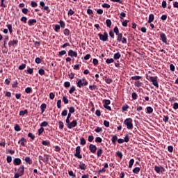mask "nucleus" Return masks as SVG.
I'll list each match as a JSON object with an SVG mask.
<instances>
[{
	"label": "nucleus",
	"instance_id": "50",
	"mask_svg": "<svg viewBox=\"0 0 178 178\" xmlns=\"http://www.w3.org/2000/svg\"><path fill=\"white\" fill-rule=\"evenodd\" d=\"M24 69H26V64H22L21 65H19V70H24Z\"/></svg>",
	"mask_w": 178,
	"mask_h": 178
},
{
	"label": "nucleus",
	"instance_id": "7",
	"mask_svg": "<svg viewBox=\"0 0 178 178\" xmlns=\"http://www.w3.org/2000/svg\"><path fill=\"white\" fill-rule=\"evenodd\" d=\"M77 126V121L73 120L72 122L67 123V127L68 129H73V127H76Z\"/></svg>",
	"mask_w": 178,
	"mask_h": 178
},
{
	"label": "nucleus",
	"instance_id": "51",
	"mask_svg": "<svg viewBox=\"0 0 178 178\" xmlns=\"http://www.w3.org/2000/svg\"><path fill=\"white\" fill-rule=\"evenodd\" d=\"M31 5L32 8H37V6H38V4H37V2L35 1H31Z\"/></svg>",
	"mask_w": 178,
	"mask_h": 178
},
{
	"label": "nucleus",
	"instance_id": "28",
	"mask_svg": "<svg viewBox=\"0 0 178 178\" xmlns=\"http://www.w3.org/2000/svg\"><path fill=\"white\" fill-rule=\"evenodd\" d=\"M111 141L113 143V144H116V141H118V136L116 135L113 136Z\"/></svg>",
	"mask_w": 178,
	"mask_h": 178
},
{
	"label": "nucleus",
	"instance_id": "33",
	"mask_svg": "<svg viewBox=\"0 0 178 178\" xmlns=\"http://www.w3.org/2000/svg\"><path fill=\"white\" fill-rule=\"evenodd\" d=\"M113 31L115 33V35H118L119 34H120L119 33V28H118V26H115Z\"/></svg>",
	"mask_w": 178,
	"mask_h": 178
},
{
	"label": "nucleus",
	"instance_id": "56",
	"mask_svg": "<svg viewBox=\"0 0 178 178\" xmlns=\"http://www.w3.org/2000/svg\"><path fill=\"white\" fill-rule=\"evenodd\" d=\"M70 86V82L66 81L64 83V87H65V88H68V87Z\"/></svg>",
	"mask_w": 178,
	"mask_h": 178
},
{
	"label": "nucleus",
	"instance_id": "63",
	"mask_svg": "<svg viewBox=\"0 0 178 178\" xmlns=\"http://www.w3.org/2000/svg\"><path fill=\"white\" fill-rule=\"evenodd\" d=\"M132 99L134 100L137 99V93L136 92L132 93Z\"/></svg>",
	"mask_w": 178,
	"mask_h": 178
},
{
	"label": "nucleus",
	"instance_id": "32",
	"mask_svg": "<svg viewBox=\"0 0 178 178\" xmlns=\"http://www.w3.org/2000/svg\"><path fill=\"white\" fill-rule=\"evenodd\" d=\"M147 113H152V112H154V109L151 106H147Z\"/></svg>",
	"mask_w": 178,
	"mask_h": 178
},
{
	"label": "nucleus",
	"instance_id": "30",
	"mask_svg": "<svg viewBox=\"0 0 178 178\" xmlns=\"http://www.w3.org/2000/svg\"><path fill=\"white\" fill-rule=\"evenodd\" d=\"M25 161L26 162V163H29V165H31V163H33V161H31L30 157H26Z\"/></svg>",
	"mask_w": 178,
	"mask_h": 178
},
{
	"label": "nucleus",
	"instance_id": "24",
	"mask_svg": "<svg viewBox=\"0 0 178 178\" xmlns=\"http://www.w3.org/2000/svg\"><path fill=\"white\" fill-rule=\"evenodd\" d=\"M27 113H29L27 109H25L24 111H21L19 112V116H24L25 115H27Z\"/></svg>",
	"mask_w": 178,
	"mask_h": 178
},
{
	"label": "nucleus",
	"instance_id": "35",
	"mask_svg": "<svg viewBox=\"0 0 178 178\" xmlns=\"http://www.w3.org/2000/svg\"><path fill=\"white\" fill-rule=\"evenodd\" d=\"M25 92L26 94H30V92H33V89L30 87H28L25 89Z\"/></svg>",
	"mask_w": 178,
	"mask_h": 178
},
{
	"label": "nucleus",
	"instance_id": "12",
	"mask_svg": "<svg viewBox=\"0 0 178 178\" xmlns=\"http://www.w3.org/2000/svg\"><path fill=\"white\" fill-rule=\"evenodd\" d=\"M18 174H19L20 176H23L24 175V165H21L18 168Z\"/></svg>",
	"mask_w": 178,
	"mask_h": 178
},
{
	"label": "nucleus",
	"instance_id": "14",
	"mask_svg": "<svg viewBox=\"0 0 178 178\" xmlns=\"http://www.w3.org/2000/svg\"><path fill=\"white\" fill-rule=\"evenodd\" d=\"M79 169H81V170H86L87 169V165H86V164L84 163H80L79 164Z\"/></svg>",
	"mask_w": 178,
	"mask_h": 178
},
{
	"label": "nucleus",
	"instance_id": "60",
	"mask_svg": "<svg viewBox=\"0 0 178 178\" xmlns=\"http://www.w3.org/2000/svg\"><path fill=\"white\" fill-rule=\"evenodd\" d=\"M104 125L105 126V127H109V121L104 120Z\"/></svg>",
	"mask_w": 178,
	"mask_h": 178
},
{
	"label": "nucleus",
	"instance_id": "44",
	"mask_svg": "<svg viewBox=\"0 0 178 178\" xmlns=\"http://www.w3.org/2000/svg\"><path fill=\"white\" fill-rule=\"evenodd\" d=\"M64 34H65V35H67V36L70 35V31L69 29H65L64 30Z\"/></svg>",
	"mask_w": 178,
	"mask_h": 178
},
{
	"label": "nucleus",
	"instance_id": "5",
	"mask_svg": "<svg viewBox=\"0 0 178 178\" xmlns=\"http://www.w3.org/2000/svg\"><path fill=\"white\" fill-rule=\"evenodd\" d=\"M117 41L118 42H122V44H127V39L126 38H123V34L120 33L117 35Z\"/></svg>",
	"mask_w": 178,
	"mask_h": 178
},
{
	"label": "nucleus",
	"instance_id": "45",
	"mask_svg": "<svg viewBox=\"0 0 178 178\" xmlns=\"http://www.w3.org/2000/svg\"><path fill=\"white\" fill-rule=\"evenodd\" d=\"M130 141V138L129 137V134H127L124 137V142L129 143Z\"/></svg>",
	"mask_w": 178,
	"mask_h": 178
},
{
	"label": "nucleus",
	"instance_id": "22",
	"mask_svg": "<svg viewBox=\"0 0 178 178\" xmlns=\"http://www.w3.org/2000/svg\"><path fill=\"white\" fill-rule=\"evenodd\" d=\"M40 109L42 111V113H44V112H45V109H47V104H42L40 106Z\"/></svg>",
	"mask_w": 178,
	"mask_h": 178
},
{
	"label": "nucleus",
	"instance_id": "43",
	"mask_svg": "<svg viewBox=\"0 0 178 178\" xmlns=\"http://www.w3.org/2000/svg\"><path fill=\"white\" fill-rule=\"evenodd\" d=\"M18 86L19 83L17 82V81H15L14 83L12 85V87L13 88H17Z\"/></svg>",
	"mask_w": 178,
	"mask_h": 178
},
{
	"label": "nucleus",
	"instance_id": "48",
	"mask_svg": "<svg viewBox=\"0 0 178 178\" xmlns=\"http://www.w3.org/2000/svg\"><path fill=\"white\" fill-rule=\"evenodd\" d=\"M129 109V105H124L122 106V110L123 112H126Z\"/></svg>",
	"mask_w": 178,
	"mask_h": 178
},
{
	"label": "nucleus",
	"instance_id": "16",
	"mask_svg": "<svg viewBox=\"0 0 178 178\" xmlns=\"http://www.w3.org/2000/svg\"><path fill=\"white\" fill-rule=\"evenodd\" d=\"M22 163V160L19 158L15 159L14 165H19Z\"/></svg>",
	"mask_w": 178,
	"mask_h": 178
},
{
	"label": "nucleus",
	"instance_id": "1",
	"mask_svg": "<svg viewBox=\"0 0 178 178\" xmlns=\"http://www.w3.org/2000/svg\"><path fill=\"white\" fill-rule=\"evenodd\" d=\"M147 79L149 80V81H151L153 86L156 87V88H159V83H158V76H147Z\"/></svg>",
	"mask_w": 178,
	"mask_h": 178
},
{
	"label": "nucleus",
	"instance_id": "23",
	"mask_svg": "<svg viewBox=\"0 0 178 178\" xmlns=\"http://www.w3.org/2000/svg\"><path fill=\"white\" fill-rule=\"evenodd\" d=\"M34 23H37V19H29V21L28 22L29 26H33V24H34Z\"/></svg>",
	"mask_w": 178,
	"mask_h": 178
},
{
	"label": "nucleus",
	"instance_id": "13",
	"mask_svg": "<svg viewBox=\"0 0 178 178\" xmlns=\"http://www.w3.org/2000/svg\"><path fill=\"white\" fill-rule=\"evenodd\" d=\"M154 19H155V16L154 15V14H150L149 15V19L147 21V23H152V22H154Z\"/></svg>",
	"mask_w": 178,
	"mask_h": 178
},
{
	"label": "nucleus",
	"instance_id": "47",
	"mask_svg": "<svg viewBox=\"0 0 178 178\" xmlns=\"http://www.w3.org/2000/svg\"><path fill=\"white\" fill-rule=\"evenodd\" d=\"M63 55H66L65 50H62L61 51H59L58 56H63Z\"/></svg>",
	"mask_w": 178,
	"mask_h": 178
},
{
	"label": "nucleus",
	"instance_id": "26",
	"mask_svg": "<svg viewBox=\"0 0 178 178\" xmlns=\"http://www.w3.org/2000/svg\"><path fill=\"white\" fill-rule=\"evenodd\" d=\"M134 163V159H131L129 161V169H131V168H133Z\"/></svg>",
	"mask_w": 178,
	"mask_h": 178
},
{
	"label": "nucleus",
	"instance_id": "57",
	"mask_svg": "<svg viewBox=\"0 0 178 178\" xmlns=\"http://www.w3.org/2000/svg\"><path fill=\"white\" fill-rule=\"evenodd\" d=\"M42 144L43 145H47V147L49 146V145H50L49 142V141H47V140H43V141L42 142Z\"/></svg>",
	"mask_w": 178,
	"mask_h": 178
},
{
	"label": "nucleus",
	"instance_id": "55",
	"mask_svg": "<svg viewBox=\"0 0 178 178\" xmlns=\"http://www.w3.org/2000/svg\"><path fill=\"white\" fill-rule=\"evenodd\" d=\"M81 145H86V139L84 138H81Z\"/></svg>",
	"mask_w": 178,
	"mask_h": 178
},
{
	"label": "nucleus",
	"instance_id": "25",
	"mask_svg": "<svg viewBox=\"0 0 178 178\" xmlns=\"http://www.w3.org/2000/svg\"><path fill=\"white\" fill-rule=\"evenodd\" d=\"M140 170H141V169L138 167H136L133 170V172L136 175H138V173H140Z\"/></svg>",
	"mask_w": 178,
	"mask_h": 178
},
{
	"label": "nucleus",
	"instance_id": "6",
	"mask_svg": "<svg viewBox=\"0 0 178 178\" xmlns=\"http://www.w3.org/2000/svg\"><path fill=\"white\" fill-rule=\"evenodd\" d=\"M81 147L80 146H77L76 148V152L74 154V156L76 158H78V159H81L83 158V156L80 154Z\"/></svg>",
	"mask_w": 178,
	"mask_h": 178
},
{
	"label": "nucleus",
	"instance_id": "62",
	"mask_svg": "<svg viewBox=\"0 0 178 178\" xmlns=\"http://www.w3.org/2000/svg\"><path fill=\"white\" fill-rule=\"evenodd\" d=\"M95 142L96 143H102V138H101L100 137H97L95 139Z\"/></svg>",
	"mask_w": 178,
	"mask_h": 178
},
{
	"label": "nucleus",
	"instance_id": "42",
	"mask_svg": "<svg viewBox=\"0 0 178 178\" xmlns=\"http://www.w3.org/2000/svg\"><path fill=\"white\" fill-rule=\"evenodd\" d=\"M116 155L118 156V157H119L120 159H122V158H123V154H122V152H120V151H118V152H116Z\"/></svg>",
	"mask_w": 178,
	"mask_h": 178
},
{
	"label": "nucleus",
	"instance_id": "17",
	"mask_svg": "<svg viewBox=\"0 0 178 178\" xmlns=\"http://www.w3.org/2000/svg\"><path fill=\"white\" fill-rule=\"evenodd\" d=\"M122 56V54H120V53L118 52V53H115L113 56V58L115 60H118V59H120V57Z\"/></svg>",
	"mask_w": 178,
	"mask_h": 178
},
{
	"label": "nucleus",
	"instance_id": "8",
	"mask_svg": "<svg viewBox=\"0 0 178 178\" xmlns=\"http://www.w3.org/2000/svg\"><path fill=\"white\" fill-rule=\"evenodd\" d=\"M160 38L164 44L168 45V38L166 37V35L165 33H161L160 34Z\"/></svg>",
	"mask_w": 178,
	"mask_h": 178
},
{
	"label": "nucleus",
	"instance_id": "10",
	"mask_svg": "<svg viewBox=\"0 0 178 178\" xmlns=\"http://www.w3.org/2000/svg\"><path fill=\"white\" fill-rule=\"evenodd\" d=\"M68 56H70L71 58H77V51H74L72 49L69 50Z\"/></svg>",
	"mask_w": 178,
	"mask_h": 178
},
{
	"label": "nucleus",
	"instance_id": "38",
	"mask_svg": "<svg viewBox=\"0 0 178 178\" xmlns=\"http://www.w3.org/2000/svg\"><path fill=\"white\" fill-rule=\"evenodd\" d=\"M28 137H30V138H31V140L35 139V136H34L31 132H29L28 134Z\"/></svg>",
	"mask_w": 178,
	"mask_h": 178
},
{
	"label": "nucleus",
	"instance_id": "52",
	"mask_svg": "<svg viewBox=\"0 0 178 178\" xmlns=\"http://www.w3.org/2000/svg\"><path fill=\"white\" fill-rule=\"evenodd\" d=\"M95 131H96V133H101V131H102V128L97 127L95 129Z\"/></svg>",
	"mask_w": 178,
	"mask_h": 178
},
{
	"label": "nucleus",
	"instance_id": "41",
	"mask_svg": "<svg viewBox=\"0 0 178 178\" xmlns=\"http://www.w3.org/2000/svg\"><path fill=\"white\" fill-rule=\"evenodd\" d=\"M41 127H47L48 126V122L44 121L40 124Z\"/></svg>",
	"mask_w": 178,
	"mask_h": 178
},
{
	"label": "nucleus",
	"instance_id": "3",
	"mask_svg": "<svg viewBox=\"0 0 178 178\" xmlns=\"http://www.w3.org/2000/svg\"><path fill=\"white\" fill-rule=\"evenodd\" d=\"M77 87L81 88L83 86H88V81L86 80V79L83 78L82 79H79L78 82H76Z\"/></svg>",
	"mask_w": 178,
	"mask_h": 178
},
{
	"label": "nucleus",
	"instance_id": "58",
	"mask_svg": "<svg viewBox=\"0 0 178 178\" xmlns=\"http://www.w3.org/2000/svg\"><path fill=\"white\" fill-rule=\"evenodd\" d=\"M106 83H107V84H111V83H112L113 80L110 78H107L105 79Z\"/></svg>",
	"mask_w": 178,
	"mask_h": 178
},
{
	"label": "nucleus",
	"instance_id": "53",
	"mask_svg": "<svg viewBox=\"0 0 178 178\" xmlns=\"http://www.w3.org/2000/svg\"><path fill=\"white\" fill-rule=\"evenodd\" d=\"M22 13H24V15H27V13H29V9L22 8Z\"/></svg>",
	"mask_w": 178,
	"mask_h": 178
},
{
	"label": "nucleus",
	"instance_id": "61",
	"mask_svg": "<svg viewBox=\"0 0 178 178\" xmlns=\"http://www.w3.org/2000/svg\"><path fill=\"white\" fill-rule=\"evenodd\" d=\"M15 131H20V126L19 124H16L15 127Z\"/></svg>",
	"mask_w": 178,
	"mask_h": 178
},
{
	"label": "nucleus",
	"instance_id": "49",
	"mask_svg": "<svg viewBox=\"0 0 178 178\" xmlns=\"http://www.w3.org/2000/svg\"><path fill=\"white\" fill-rule=\"evenodd\" d=\"M74 91H76V87L72 86L69 92H70V94H73Z\"/></svg>",
	"mask_w": 178,
	"mask_h": 178
},
{
	"label": "nucleus",
	"instance_id": "40",
	"mask_svg": "<svg viewBox=\"0 0 178 178\" xmlns=\"http://www.w3.org/2000/svg\"><path fill=\"white\" fill-rule=\"evenodd\" d=\"M143 85V83L140 82L139 81H137L135 82V86L136 87H141V86Z\"/></svg>",
	"mask_w": 178,
	"mask_h": 178
},
{
	"label": "nucleus",
	"instance_id": "20",
	"mask_svg": "<svg viewBox=\"0 0 178 178\" xmlns=\"http://www.w3.org/2000/svg\"><path fill=\"white\" fill-rule=\"evenodd\" d=\"M43 162H46V163H48L49 162V156H48L47 154H44Z\"/></svg>",
	"mask_w": 178,
	"mask_h": 178
},
{
	"label": "nucleus",
	"instance_id": "54",
	"mask_svg": "<svg viewBox=\"0 0 178 178\" xmlns=\"http://www.w3.org/2000/svg\"><path fill=\"white\" fill-rule=\"evenodd\" d=\"M7 27H8L9 31H10V33L12 34V33L13 31V30L12 29V25L11 24H8Z\"/></svg>",
	"mask_w": 178,
	"mask_h": 178
},
{
	"label": "nucleus",
	"instance_id": "64",
	"mask_svg": "<svg viewBox=\"0 0 178 178\" xmlns=\"http://www.w3.org/2000/svg\"><path fill=\"white\" fill-rule=\"evenodd\" d=\"M7 162L8 163H10V162H12V156H7Z\"/></svg>",
	"mask_w": 178,
	"mask_h": 178
},
{
	"label": "nucleus",
	"instance_id": "27",
	"mask_svg": "<svg viewBox=\"0 0 178 178\" xmlns=\"http://www.w3.org/2000/svg\"><path fill=\"white\" fill-rule=\"evenodd\" d=\"M106 24L107 27L111 28V26H112V21H111V19H106Z\"/></svg>",
	"mask_w": 178,
	"mask_h": 178
},
{
	"label": "nucleus",
	"instance_id": "4",
	"mask_svg": "<svg viewBox=\"0 0 178 178\" xmlns=\"http://www.w3.org/2000/svg\"><path fill=\"white\" fill-rule=\"evenodd\" d=\"M98 37L100 41H103L104 42L108 41V33L106 31H105L104 34L101 33H98Z\"/></svg>",
	"mask_w": 178,
	"mask_h": 178
},
{
	"label": "nucleus",
	"instance_id": "15",
	"mask_svg": "<svg viewBox=\"0 0 178 178\" xmlns=\"http://www.w3.org/2000/svg\"><path fill=\"white\" fill-rule=\"evenodd\" d=\"M19 144H20L21 143V145H22V147H24L26 145V144H24V143H27V140L24 138H22L20 140H19Z\"/></svg>",
	"mask_w": 178,
	"mask_h": 178
},
{
	"label": "nucleus",
	"instance_id": "11",
	"mask_svg": "<svg viewBox=\"0 0 178 178\" xmlns=\"http://www.w3.org/2000/svg\"><path fill=\"white\" fill-rule=\"evenodd\" d=\"M89 149L90 152L95 154V152H97V146H95V145L90 144L89 145Z\"/></svg>",
	"mask_w": 178,
	"mask_h": 178
},
{
	"label": "nucleus",
	"instance_id": "34",
	"mask_svg": "<svg viewBox=\"0 0 178 178\" xmlns=\"http://www.w3.org/2000/svg\"><path fill=\"white\" fill-rule=\"evenodd\" d=\"M63 101L64 102V104H69V99H67V97L66 96H63Z\"/></svg>",
	"mask_w": 178,
	"mask_h": 178
},
{
	"label": "nucleus",
	"instance_id": "2",
	"mask_svg": "<svg viewBox=\"0 0 178 178\" xmlns=\"http://www.w3.org/2000/svg\"><path fill=\"white\" fill-rule=\"evenodd\" d=\"M124 124L127 125V129L131 130L133 129V120L131 118H127L124 121Z\"/></svg>",
	"mask_w": 178,
	"mask_h": 178
},
{
	"label": "nucleus",
	"instance_id": "46",
	"mask_svg": "<svg viewBox=\"0 0 178 178\" xmlns=\"http://www.w3.org/2000/svg\"><path fill=\"white\" fill-rule=\"evenodd\" d=\"M62 104V100L59 99L57 101V107L60 109V108H62L61 104Z\"/></svg>",
	"mask_w": 178,
	"mask_h": 178
},
{
	"label": "nucleus",
	"instance_id": "29",
	"mask_svg": "<svg viewBox=\"0 0 178 178\" xmlns=\"http://www.w3.org/2000/svg\"><path fill=\"white\" fill-rule=\"evenodd\" d=\"M141 79H143V76H131V80H141Z\"/></svg>",
	"mask_w": 178,
	"mask_h": 178
},
{
	"label": "nucleus",
	"instance_id": "19",
	"mask_svg": "<svg viewBox=\"0 0 178 178\" xmlns=\"http://www.w3.org/2000/svg\"><path fill=\"white\" fill-rule=\"evenodd\" d=\"M17 42H19V41L17 40H11L8 42V45L9 47H13V45H16Z\"/></svg>",
	"mask_w": 178,
	"mask_h": 178
},
{
	"label": "nucleus",
	"instance_id": "21",
	"mask_svg": "<svg viewBox=\"0 0 178 178\" xmlns=\"http://www.w3.org/2000/svg\"><path fill=\"white\" fill-rule=\"evenodd\" d=\"M161 169H163V167H158L156 165L154 166V170L156 172V173H161Z\"/></svg>",
	"mask_w": 178,
	"mask_h": 178
},
{
	"label": "nucleus",
	"instance_id": "36",
	"mask_svg": "<svg viewBox=\"0 0 178 178\" xmlns=\"http://www.w3.org/2000/svg\"><path fill=\"white\" fill-rule=\"evenodd\" d=\"M39 74H40V76H44V74H45V70H44V69L40 68L38 71Z\"/></svg>",
	"mask_w": 178,
	"mask_h": 178
},
{
	"label": "nucleus",
	"instance_id": "59",
	"mask_svg": "<svg viewBox=\"0 0 178 178\" xmlns=\"http://www.w3.org/2000/svg\"><path fill=\"white\" fill-rule=\"evenodd\" d=\"M89 88H90V90H91V91H92L94 90H97V86H95V85L90 86Z\"/></svg>",
	"mask_w": 178,
	"mask_h": 178
},
{
	"label": "nucleus",
	"instance_id": "9",
	"mask_svg": "<svg viewBox=\"0 0 178 178\" xmlns=\"http://www.w3.org/2000/svg\"><path fill=\"white\" fill-rule=\"evenodd\" d=\"M108 168H109V165H108V163H106L104 164V168L102 170H99L97 173L98 175H101V173H105V172H106V169H108Z\"/></svg>",
	"mask_w": 178,
	"mask_h": 178
},
{
	"label": "nucleus",
	"instance_id": "18",
	"mask_svg": "<svg viewBox=\"0 0 178 178\" xmlns=\"http://www.w3.org/2000/svg\"><path fill=\"white\" fill-rule=\"evenodd\" d=\"M104 154V151L102 150V148H99L97 152V157L99 158Z\"/></svg>",
	"mask_w": 178,
	"mask_h": 178
},
{
	"label": "nucleus",
	"instance_id": "39",
	"mask_svg": "<svg viewBox=\"0 0 178 178\" xmlns=\"http://www.w3.org/2000/svg\"><path fill=\"white\" fill-rule=\"evenodd\" d=\"M74 112H76L74 107H70L69 108V113H70V115H72V113H74Z\"/></svg>",
	"mask_w": 178,
	"mask_h": 178
},
{
	"label": "nucleus",
	"instance_id": "31",
	"mask_svg": "<svg viewBox=\"0 0 178 178\" xmlns=\"http://www.w3.org/2000/svg\"><path fill=\"white\" fill-rule=\"evenodd\" d=\"M115 62V60L113 58H107L106 60V63L109 65L110 63H113Z\"/></svg>",
	"mask_w": 178,
	"mask_h": 178
},
{
	"label": "nucleus",
	"instance_id": "37",
	"mask_svg": "<svg viewBox=\"0 0 178 178\" xmlns=\"http://www.w3.org/2000/svg\"><path fill=\"white\" fill-rule=\"evenodd\" d=\"M58 126H59V129H60V130H62L63 129L65 124H63V122L59 121Z\"/></svg>",
	"mask_w": 178,
	"mask_h": 178
}]
</instances>
